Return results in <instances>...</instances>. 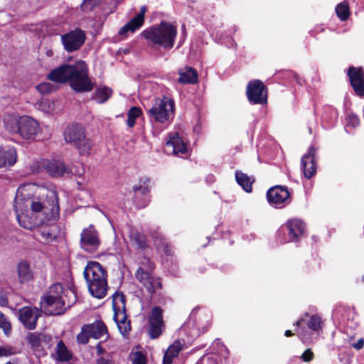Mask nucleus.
<instances>
[{
	"label": "nucleus",
	"instance_id": "obj_1",
	"mask_svg": "<svg viewBox=\"0 0 364 364\" xmlns=\"http://www.w3.org/2000/svg\"><path fill=\"white\" fill-rule=\"evenodd\" d=\"M48 78L58 83L68 82L77 92H90L95 85L89 77L88 67L83 60H78L73 65L63 64L51 70Z\"/></svg>",
	"mask_w": 364,
	"mask_h": 364
},
{
	"label": "nucleus",
	"instance_id": "obj_2",
	"mask_svg": "<svg viewBox=\"0 0 364 364\" xmlns=\"http://www.w3.org/2000/svg\"><path fill=\"white\" fill-rule=\"evenodd\" d=\"M14 208L19 225L25 229L32 230L37 228L47 219L44 205L35 199L16 196Z\"/></svg>",
	"mask_w": 364,
	"mask_h": 364
},
{
	"label": "nucleus",
	"instance_id": "obj_3",
	"mask_svg": "<svg viewBox=\"0 0 364 364\" xmlns=\"http://www.w3.org/2000/svg\"><path fill=\"white\" fill-rule=\"evenodd\" d=\"M89 292L97 298L102 299L107 294V274L105 269L98 262L90 261L83 272Z\"/></svg>",
	"mask_w": 364,
	"mask_h": 364
},
{
	"label": "nucleus",
	"instance_id": "obj_4",
	"mask_svg": "<svg viewBox=\"0 0 364 364\" xmlns=\"http://www.w3.org/2000/svg\"><path fill=\"white\" fill-rule=\"evenodd\" d=\"M176 34V27L166 21H161L159 25L148 28L141 33L149 43L158 45L164 49L173 47Z\"/></svg>",
	"mask_w": 364,
	"mask_h": 364
},
{
	"label": "nucleus",
	"instance_id": "obj_5",
	"mask_svg": "<svg viewBox=\"0 0 364 364\" xmlns=\"http://www.w3.org/2000/svg\"><path fill=\"white\" fill-rule=\"evenodd\" d=\"M175 102L168 97L156 98L152 107L147 110L151 123L169 124L174 118Z\"/></svg>",
	"mask_w": 364,
	"mask_h": 364
},
{
	"label": "nucleus",
	"instance_id": "obj_6",
	"mask_svg": "<svg viewBox=\"0 0 364 364\" xmlns=\"http://www.w3.org/2000/svg\"><path fill=\"white\" fill-rule=\"evenodd\" d=\"M64 289L61 284L51 285L43 297L41 307L48 314L58 315L63 313L65 308V301L63 298Z\"/></svg>",
	"mask_w": 364,
	"mask_h": 364
},
{
	"label": "nucleus",
	"instance_id": "obj_7",
	"mask_svg": "<svg viewBox=\"0 0 364 364\" xmlns=\"http://www.w3.org/2000/svg\"><path fill=\"white\" fill-rule=\"evenodd\" d=\"M112 307L114 310V320L115 321L120 333L126 335L131 330L130 322L127 321L125 309V296L122 293H115L112 296Z\"/></svg>",
	"mask_w": 364,
	"mask_h": 364
},
{
	"label": "nucleus",
	"instance_id": "obj_8",
	"mask_svg": "<svg viewBox=\"0 0 364 364\" xmlns=\"http://www.w3.org/2000/svg\"><path fill=\"white\" fill-rule=\"evenodd\" d=\"M60 40L63 48L68 53L78 50L86 40L85 32L81 28H76L61 35Z\"/></svg>",
	"mask_w": 364,
	"mask_h": 364
},
{
	"label": "nucleus",
	"instance_id": "obj_9",
	"mask_svg": "<svg viewBox=\"0 0 364 364\" xmlns=\"http://www.w3.org/2000/svg\"><path fill=\"white\" fill-rule=\"evenodd\" d=\"M35 166L37 173L45 171L53 178L62 177L69 173L68 168L65 166L63 161L60 160L42 159L38 161Z\"/></svg>",
	"mask_w": 364,
	"mask_h": 364
},
{
	"label": "nucleus",
	"instance_id": "obj_10",
	"mask_svg": "<svg viewBox=\"0 0 364 364\" xmlns=\"http://www.w3.org/2000/svg\"><path fill=\"white\" fill-rule=\"evenodd\" d=\"M246 94L248 101L252 105H264L267 102V90L264 83L259 80L248 83Z\"/></svg>",
	"mask_w": 364,
	"mask_h": 364
},
{
	"label": "nucleus",
	"instance_id": "obj_11",
	"mask_svg": "<svg viewBox=\"0 0 364 364\" xmlns=\"http://www.w3.org/2000/svg\"><path fill=\"white\" fill-rule=\"evenodd\" d=\"M26 340L36 353L43 354L45 350L51 346L52 336L43 333L33 332L28 333Z\"/></svg>",
	"mask_w": 364,
	"mask_h": 364
},
{
	"label": "nucleus",
	"instance_id": "obj_12",
	"mask_svg": "<svg viewBox=\"0 0 364 364\" xmlns=\"http://www.w3.org/2000/svg\"><path fill=\"white\" fill-rule=\"evenodd\" d=\"M100 245L98 232L92 225L82 230L80 235V246L85 251L95 252Z\"/></svg>",
	"mask_w": 364,
	"mask_h": 364
},
{
	"label": "nucleus",
	"instance_id": "obj_13",
	"mask_svg": "<svg viewBox=\"0 0 364 364\" xmlns=\"http://www.w3.org/2000/svg\"><path fill=\"white\" fill-rule=\"evenodd\" d=\"M162 314L163 310L159 306H154L151 311L148 333L151 338H158L162 333V328L164 327Z\"/></svg>",
	"mask_w": 364,
	"mask_h": 364
},
{
	"label": "nucleus",
	"instance_id": "obj_14",
	"mask_svg": "<svg viewBox=\"0 0 364 364\" xmlns=\"http://www.w3.org/2000/svg\"><path fill=\"white\" fill-rule=\"evenodd\" d=\"M267 198L271 205H284L290 202V193L286 186L277 185L268 190Z\"/></svg>",
	"mask_w": 364,
	"mask_h": 364
},
{
	"label": "nucleus",
	"instance_id": "obj_15",
	"mask_svg": "<svg viewBox=\"0 0 364 364\" xmlns=\"http://www.w3.org/2000/svg\"><path fill=\"white\" fill-rule=\"evenodd\" d=\"M305 224L300 220L291 219L284 225L281 231L287 235L288 239L284 242L298 240L304 233Z\"/></svg>",
	"mask_w": 364,
	"mask_h": 364
},
{
	"label": "nucleus",
	"instance_id": "obj_16",
	"mask_svg": "<svg viewBox=\"0 0 364 364\" xmlns=\"http://www.w3.org/2000/svg\"><path fill=\"white\" fill-rule=\"evenodd\" d=\"M166 147L167 151H170L173 155L178 156H182L188 152L187 145L178 132H171L168 134Z\"/></svg>",
	"mask_w": 364,
	"mask_h": 364
},
{
	"label": "nucleus",
	"instance_id": "obj_17",
	"mask_svg": "<svg viewBox=\"0 0 364 364\" xmlns=\"http://www.w3.org/2000/svg\"><path fill=\"white\" fill-rule=\"evenodd\" d=\"M39 132L38 123L33 118L23 116L20 117V129L18 134L25 139H33Z\"/></svg>",
	"mask_w": 364,
	"mask_h": 364
},
{
	"label": "nucleus",
	"instance_id": "obj_18",
	"mask_svg": "<svg viewBox=\"0 0 364 364\" xmlns=\"http://www.w3.org/2000/svg\"><path fill=\"white\" fill-rule=\"evenodd\" d=\"M19 320L28 329L36 327L37 320L41 316V311L36 307L25 306L19 310Z\"/></svg>",
	"mask_w": 364,
	"mask_h": 364
},
{
	"label": "nucleus",
	"instance_id": "obj_19",
	"mask_svg": "<svg viewBox=\"0 0 364 364\" xmlns=\"http://www.w3.org/2000/svg\"><path fill=\"white\" fill-rule=\"evenodd\" d=\"M348 76L355 92L360 97L364 96V74L361 67H349Z\"/></svg>",
	"mask_w": 364,
	"mask_h": 364
},
{
	"label": "nucleus",
	"instance_id": "obj_20",
	"mask_svg": "<svg viewBox=\"0 0 364 364\" xmlns=\"http://www.w3.org/2000/svg\"><path fill=\"white\" fill-rule=\"evenodd\" d=\"M136 279L145 287L147 291L151 293H156L161 289V282L159 278H155L144 271L142 267H139L136 272Z\"/></svg>",
	"mask_w": 364,
	"mask_h": 364
},
{
	"label": "nucleus",
	"instance_id": "obj_21",
	"mask_svg": "<svg viewBox=\"0 0 364 364\" xmlns=\"http://www.w3.org/2000/svg\"><path fill=\"white\" fill-rule=\"evenodd\" d=\"M84 127L79 124L68 125L64 132L63 136L66 143L75 146L85 136Z\"/></svg>",
	"mask_w": 364,
	"mask_h": 364
},
{
	"label": "nucleus",
	"instance_id": "obj_22",
	"mask_svg": "<svg viewBox=\"0 0 364 364\" xmlns=\"http://www.w3.org/2000/svg\"><path fill=\"white\" fill-rule=\"evenodd\" d=\"M315 154V148L311 146L309 147L308 154L301 158V170L306 179H310L316 172Z\"/></svg>",
	"mask_w": 364,
	"mask_h": 364
},
{
	"label": "nucleus",
	"instance_id": "obj_23",
	"mask_svg": "<svg viewBox=\"0 0 364 364\" xmlns=\"http://www.w3.org/2000/svg\"><path fill=\"white\" fill-rule=\"evenodd\" d=\"M146 11L147 8L146 6H141L139 13L119 29V34L124 36L128 32L134 33L140 28L144 25V15Z\"/></svg>",
	"mask_w": 364,
	"mask_h": 364
},
{
	"label": "nucleus",
	"instance_id": "obj_24",
	"mask_svg": "<svg viewBox=\"0 0 364 364\" xmlns=\"http://www.w3.org/2000/svg\"><path fill=\"white\" fill-rule=\"evenodd\" d=\"M17 159L16 149L14 147L4 148L0 146V168L11 166Z\"/></svg>",
	"mask_w": 364,
	"mask_h": 364
},
{
	"label": "nucleus",
	"instance_id": "obj_25",
	"mask_svg": "<svg viewBox=\"0 0 364 364\" xmlns=\"http://www.w3.org/2000/svg\"><path fill=\"white\" fill-rule=\"evenodd\" d=\"M338 113L336 109L331 105H326L323 107V112L321 117V122L327 129L333 127L338 120Z\"/></svg>",
	"mask_w": 364,
	"mask_h": 364
},
{
	"label": "nucleus",
	"instance_id": "obj_26",
	"mask_svg": "<svg viewBox=\"0 0 364 364\" xmlns=\"http://www.w3.org/2000/svg\"><path fill=\"white\" fill-rule=\"evenodd\" d=\"M178 82L183 85L195 84L198 82V73L192 67L186 66L178 70Z\"/></svg>",
	"mask_w": 364,
	"mask_h": 364
},
{
	"label": "nucleus",
	"instance_id": "obj_27",
	"mask_svg": "<svg viewBox=\"0 0 364 364\" xmlns=\"http://www.w3.org/2000/svg\"><path fill=\"white\" fill-rule=\"evenodd\" d=\"M86 326L90 337L93 338H101L107 333V329L105 324L100 320L96 321L94 323Z\"/></svg>",
	"mask_w": 364,
	"mask_h": 364
},
{
	"label": "nucleus",
	"instance_id": "obj_28",
	"mask_svg": "<svg viewBox=\"0 0 364 364\" xmlns=\"http://www.w3.org/2000/svg\"><path fill=\"white\" fill-rule=\"evenodd\" d=\"M17 272L19 282L24 283L33 279V272L30 264L26 261H21L17 265Z\"/></svg>",
	"mask_w": 364,
	"mask_h": 364
},
{
	"label": "nucleus",
	"instance_id": "obj_29",
	"mask_svg": "<svg viewBox=\"0 0 364 364\" xmlns=\"http://www.w3.org/2000/svg\"><path fill=\"white\" fill-rule=\"evenodd\" d=\"M129 237L132 244L137 249H144L146 247V238L144 234L136 229L129 228Z\"/></svg>",
	"mask_w": 364,
	"mask_h": 364
},
{
	"label": "nucleus",
	"instance_id": "obj_30",
	"mask_svg": "<svg viewBox=\"0 0 364 364\" xmlns=\"http://www.w3.org/2000/svg\"><path fill=\"white\" fill-rule=\"evenodd\" d=\"M182 350V344L181 341H176L173 343L168 347L166 351L162 364H172V360L176 357L179 352Z\"/></svg>",
	"mask_w": 364,
	"mask_h": 364
},
{
	"label": "nucleus",
	"instance_id": "obj_31",
	"mask_svg": "<svg viewBox=\"0 0 364 364\" xmlns=\"http://www.w3.org/2000/svg\"><path fill=\"white\" fill-rule=\"evenodd\" d=\"M94 144L90 139L86 135L78 142L75 147L77 149L79 154L82 156H89L92 154Z\"/></svg>",
	"mask_w": 364,
	"mask_h": 364
},
{
	"label": "nucleus",
	"instance_id": "obj_32",
	"mask_svg": "<svg viewBox=\"0 0 364 364\" xmlns=\"http://www.w3.org/2000/svg\"><path fill=\"white\" fill-rule=\"evenodd\" d=\"M112 95V90L107 86L97 88L93 99L100 104L105 103Z\"/></svg>",
	"mask_w": 364,
	"mask_h": 364
},
{
	"label": "nucleus",
	"instance_id": "obj_33",
	"mask_svg": "<svg viewBox=\"0 0 364 364\" xmlns=\"http://www.w3.org/2000/svg\"><path fill=\"white\" fill-rule=\"evenodd\" d=\"M56 359L61 362H68L71 359V353L62 341L58 343L55 349Z\"/></svg>",
	"mask_w": 364,
	"mask_h": 364
},
{
	"label": "nucleus",
	"instance_id": "obj_34",
	"mask_svg": "<svg viewBox=\"0 0 364 364\" xmlns=\"http://www.w3.org/2000/svg\"><path fill=\"white\" fill-rule=\"evenodd\" d=\"M5 129L10 134H18L20 129V118L14 116H8L4 118Z\"/></svg>",
	"mask_w": 364,
	"mask_h": 364
},
{
	"label": "nucleus",
	"instance_id": "obj_35",
	"mask_svg": "<svg viewBox=\"0 0 364 364\" xmlns=\"http://www.w3.org/2000/svg\"><path fill=\"white\" fill-rule=\"evenodd\" d=\"M142 110L138 107H132L127 112V125L132 128L136 123V119L142 115Z\"/></svg>",
	"mask_w": 364,
	"mask_h": 364
},
{
	"label": "nucleus",
	"instance_id": "obj_36",
	"mask_svg": "<svg viewBox=\"0 0 364 364\" xmlns=\"http://www.w3.org/2000/svg\"><path fill=\"white\" fill-rule=\"evenodd\" d=\"M322 323L321 318L318 315L311 316L306 322L309 329L316 333H318L322 329Z\"/></svg>",
	"mask_w": 364,
	"mask_h": 364
},
{
	"label": "nucleus",
	"instance_id": "obj_37",
	"mask_svg": "<svg viewBox=\"0 0 364 364\" xmlns=\"http://www.w3.org/2000/svg\"><path fill=\"white\" fill-rule=\"evenodd\" d=\"M338 17L341 21H346L349 16V7L345 2L340 3L335 9Z\"/></svg>",
	"mask_w": 364,
	"mask_h": 364
},
{
	"label": "nucleus",
	"instance_id": "obj_38",
	"mask_svg": "<svg viewBox=\"0 0 364 364\" xmlns=\"http://www.w3.org/2000/svg\"><path fill=\"white\" fill-rule=\"evenodd\" d=\"M48 201L50 203L52 207L53 212H58L60 207L58 204V193L55 190H50L48 191V193L46 195Z\"/></svg>",
	"mask_w": 364,
	"mask_h": 364
},
{
	"label": "nucleus",
	"instance_id": "obj_39",
	"mask_svg": "<svg viewBox=\"0 0 364 364\" xmlns=\"http://www.w3.org/2000/svg\"><path fill=\"white\" fill-rule=\"evenodd\" d=\"M0 328L3 330L6 336H9L11 331V326L4 314L1 312H0Z\"/></svg>",
	"mask_w": 364,
	"mask_h": 364
},
{
	"label": "nucleus",
	"instance_id": "obj_40",
	"mask_svg": "<svg viewBox=\"0 0 364 364\" xmlns=\"http://www.w3.org/2000/svg\"><path fill=\"white\" fill-rule=\"evenodd\" d=\"M90 333L87 329V326L82 327L80 333L77 336V341L80 344H86L89 341Z\"/></svg>",
	"mask_w": 364,
	"mask_h": 364
},
{
	"label": "nucleus",
	"instance_id": "obj_41",
	"mask_svg": "<svg viewBox=\"0 0 364 364\" xmlns=\"http://www.w3.org/2000/svg\"><path fill=\"white\" fill-rule=\"evenodd\" d=\"M236 182H255L254 176H249L241 171L237 170L235 173Z\"/></svg>",
	"mask_w": 364,
	"mask_h": 364
},
{
	"label": "nucleus",
	"instance_id": "obj_42",
	"mask_svg": "<svg viewBox=\"0 0 364 364\" xmlns=\"http://www.w3.org/2000/svg\"><path fill=\"white\" fill-rule=\"evenodd\" d=\"M18 353L15 347L11 346H0V357H8Z\"/></svg>",
	"mask_w": 364,
	"mask_h": 364
},
{
	"label": "nucleus",
	"instance_id": "obj_43",
	"mask_svg": "<svg viewBox=\"0 0 364 364\" xmlns=\"http://www.w3.org/2000/svg\"><path fill=\"white\" fill-rule=\"evenodd\" d=\"M133 191L134 192V197L136 200L139 199L141 196H144V198H148L147 195L149 193V190L146 187H145L142 185L134 186Z\"/></svg>",
	"mask_w": 364,
	"mask_h": 364
},
{
	"label": "nucleus",
	"instance_id": "obj_44",
	"mask_svg": "<svg viewBox=\"0 0 364 364\" xmlns=\"http://www.w3.org/2000/svg\"><path fill=\"white\" fill-rule=\"evenodd\" d=\"M132 364H146V358L144 355L139 351L131 354Z\"/></svg>",
	"mask_w": 364,
	"mask_h": 364
},
{
	"label": "nucleus",
	"instance_id": "obj_45",
	"mask_svg": "<svg viewBox=\"0 0 364 364\" xmlns=\"http://www.w3.org/2000/svg\"><path fill=\"white\" fill-rule=\"evenodd\" d=\"M36 89L42 94L49 93L53 90V85L49 82H43L36 86Z\"/></svg>",
	"mask_w": 364,
	"mask_h": 364
},
{
	"label": "nucleus",
	"instance_id": "obj_46",
	"mask_svg": "<svg viewBox=\"0 0 364 364\" xmlns=\"http://www.w3.org/2000/svg\"><path fill=\"white\" fill-rule=\"evenodd\" d=\"M314 358V354L310 348L306 349L300 356V359L304 362L311 361Z\"/></svg>",
	"mask_w": 364,
	"mask_h": 364
},
{
	"label": "nucleus",
	"instance_id": "obj_47",
	"mask_svg": "<svg viewBox=\"0 0 364 364\" xmlns=\"http://www.w3.org/2000/svg\"><path fill=\"white\" fill-rule=\"evenodd\" d=\"M347 121H348V125H350L353 127H358L360 123V120H359V118L358 117V116H356L353 114L348 115V117L347 118Z\"/></svg>",
	"mask_w": 364,
	"mask_h": 364
},
{
	"label": "nucleus",
	"instance_id": "obj_48",
	"mask_svg": "<svg viewBox=\"0 0 364 364\" xmlns=\"http://www.w3.org/2000/svg\"><path fill=\"white\" fill-rule=\"evenodd\" d=\"M40 234L46 242H52L55 239V236L47 230H41Z\"/></svg>",
	"mask_w": 364,
	"mask_h": 364
},
{
	"label": "nucleus",
	"instance_id": "obj_49",
	"mask_svg": "<svg viewBox=\"0 0 364 364\" xmlns=\"http://www.w3.org/2000/svg\"><path fill=\"white\" fill-rule=\"evenodd\" d=\"M80 6L84 12L92 11L93 9L92 0H83Z\"/></svg>",
	"mask_w": 364,
	"mask_h": 364
},
{
	"label": "nucleus",
	"instance_id": "obj_50",
	"mask_svg": "<svg viewBox=\"0 0 364 364\" xmlns=\"http://www.w3.org/2000/svg\"><path fill=\"white\" fill-rule=\"evenodd\" d=\"M95 364H113V361L109 358L100 357L95 360Z\"/></svg>",
	"mask_w": 364,
	"mask_h": 364
},
{
	"label": "nucleus",
	"instance_id": "obj_51",
	"mask_svg": "<svg viewBox=\"0 0 364 364\" xmlns=\"http://www.w3.org/2000/svg\"><path fill=\"white\" fill-rule=\"evenodd\" d=\"M363 346H364V339L363 338H360L357 341V343L352 344V347H353L356 350H360L363 348Z\"/></svg>",
	"mask_w": 364,
	"mask_h": 364
},
{
	"label": "nucleus",
	"instance_id": "obj_52",
	"mask_svg": "<svg viewBox=\"0 0 364 364\" xmlns=\"http://www.w3.org/2000/svg\"><path fill=\"white\" fill-rule=\"evenodd\" d=\"M242 189L247 193H250L252 191V183H238Z\"/></svg>",
	"mask_w": 364,
	"mask_h": 364
},
{
	"label": "nucleus",
	"instance_id": "obj_53",
	"mask_svg": "<svg viewBox=\"0 0 364 364\" xmlns=\"http://www.w3.org/2000/svg\"><path fill=\"white\" fill-rule=\"evenodd\" d=\"M97 353L99 355H102L105 353V349L102 347L100 343H99L96 346Z\"/></svg>",
	"mask_w": 364,
	"mask_h": 364
},
{
	"label": "nucleus",
	"instance_id": "obj_54",
	"mask_svg": "<svg viewBox=\"0 0 364 364\" xmlns=\"http://www.w3.org/2000/svg\"><path fill=\"white\" fill-rule=\"evenodd\" d=\"M202 364H216V363L214 359L208 357L203 360Z\"/></svg>",
	"mask_w": 364,
	"mask_h": 364
},
{
	"label": "nucleus",
	"instance_id": "obj_55",
	"mask_svg": "<svg viewBox=\"0 0 364 364\" xmlns=\"http://www.w3.org/2000/svg\"><path fill=\"white\" fill-rule=\"evenodd\" d=\"M296 331L298 332V335L303 342H305L308 340L309 338L306 337V333H304V332H301V331Z\"/></svg>",
	"mask_w": 364,
	"mask_h": 364
},
{
	"label": "nucleus",
	"instance_id": "obj_56",
	"mask_svg": "<svg viewBox=\"0 0 364 364\" xmlns=\"http://www.w3.org/2000/svg\"><path fill=\"white\" fill-rule=\"evenodd\" d=\"M0 305L1 306H6L8 305V300L6 297L1 296L0 297Z\"/></svg>",
	"mask_w": 364,
	"mask_h": 364
},
{
	"label": "nucleus",
	"instance_id": "obj_57",
	"mask_svg": "<svg viewBox=\"0 0 364 364\" xmlns=\"http://www.w3.org/2000/svg\"><path fill=\"white\" fill-rule=\"evenodd\" d=\"M306 322V319L304 317H302L299 321H297L294 325L296 326H300L303 323Z\"/></svg>",
	"mask_w": 364,
	"mask_h": 364
},
{
	"label": "nucleus",
	"instance_id": "obj_58",
	"mask_svg": "<svg viewBox=\"0 0 364 364\" xmlns=\"http://www.w3.org/2000/svg\"><path fill=\"white\" fill-rule=\"evenodd\" d=\"M284 335L287 337L291 336L293 335L292 332L290 330H287L284 333Z\"/></svg>",
	"mask_w": 364,
	"mask_h": 364
},
{
	"label": "nucleus",
	"instance_id": "obj_59",
	"mask_svg": "<svg viewBox=\"0 0 364 364\" xmlns=\"http://www.w3.org/2000/svg\"><path fill=\"white\" fill-rule=\"evenodd\" d=\"M147 201H148V198H145V202L147 203ZM146 203H144L141 206H146Z\"/></svg>",
	"mask_w": 364,
	"mask_h": 364
},
{
	"label": "nucleus",
	"instance_id": "obj_60",
	"mask_svg": "<svg viewBox=\"0 0 364 364\" xmlns=\"http://www.w3.org/2000/svg\"><path fill=\"white\" fill-rule=\"evenodd\" d=\"M147 201H148V198H145V202L147 203ZM146 203H144L141 206H146Z\"/></svg>",
	"mask_w": 364,
	"mask_h": 364
},
{
	"label": "nucleus",
	"instance_id": "obj_61",
	"mask_svg": "<svg viewBox=\"0 0 364 364\" xmlns=\"http://www.w3.org/2000/svg\"><path fill=\"white\" fill-rule=\"evenodd\" d=\"M231 45L232 46L234 44V41L232 39L230 40Z\"/></svg>",
	"mask_w": 364,
	"mask_h": 364
},
{
	"label": "nucleus",
	"instance_id": "obj_62",
	"mask_svg": "<svg viewBox=\"0 0 364 364\" xmlns=\"http://www.w3.org/2000/svg\"><path fill=\"white\" fill-rule=\"evenodd\" d=\"M5 364H13L11 362L9 361L7 363H6Z\"/></svg>",
	"mask_w": 364,
	"mask_h": 364
},
{
	"label": "nucleus",
	"instance_id": "obj_63",
	"mask_svg": "<svg viewBox=\"0 0 364 364\" xmlns=\"http://www.w3.org/2000/svg\"><path fill=\"white\" fill-rule=\"evenodd\" d=\"M309 316V314H305V317H308Z\"/></svg>",
	"mask_w": 364,
	"mask_h": 364
},
{
	"label": "nucleus",
	"instance_id": "obj_64",
	"mask_svg": "<svg viewBox=\"0 0 364 364\" xmlns=\"http://www.w3.org/2000/svg\"><path fill=\"white\" fill-rule=\"evenodd\" d=\"M50 54V52H48L47 55H49Z\"/></svg>",
	"mask_w": 364,
	"mask_h": 364
}]
</instances>
